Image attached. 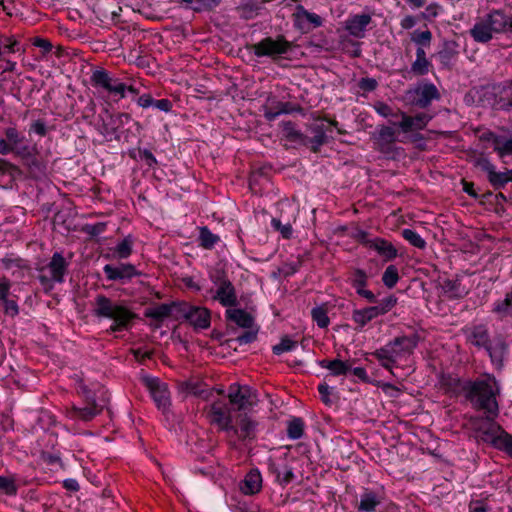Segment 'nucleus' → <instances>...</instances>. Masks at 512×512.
<instances>
[{
    "mask_svg": "<svg viewBox=\"0 0 512 512\" xmlns=\"http://www.w3.org/2000/svg\"><path fill=\"white\" fill-rule=\"evenodd\" d=\"M292 48L289 42L283 35H278L276 38L266 37L252 45L251 49L257 57H270L276 59L281 55L288 53Z\"/></svg>",
    "mask_w": 512,
    "mask_h": 512,
    "instance_id": "obj_7",
    "label": "nucleus"
},
{
    "mask_svg": "<svg viewBox=\"0 0 512 512\" xmlns=\"http://www.w3.org/2000/svg\"><path fill=\"white\" fill-rule=\"evenodd\" d=\"M233 410L222 400L213 402L208 411V419L211 424L216 425L219 430L227 432L232 429Z\"/></svg>",
    "mask_w": 512,
    "mask_h": 512,
    "instance_id": "obj_13",
    "label": "nucleus"
},
{
    "mask_svg": "<svg viewBox=\"0 0 512 512\" xmlns=\"http://www.w3.org/2000/svg\"><path fill=\"white\" fill-rule=\"evenodd\" d=\"M293 16L295 17L296 24L300 29H310V27L305 25V22L309 23L312 28L320 27L323 23V20L319 15L307 11L301 5L297 6L296 12Z\"/></svg>",
    "mask_w": 512,
    "mask_h": 512,
    "instance_id": "obj_24",
    "label": "nucleus"
},
{
    "mask_svg": "<svg viewBox=\"0 0 512 512\" xmlns=\"http://www.w3.org/2000/svg\"><path fill=\"white\" fill-rule=\"evenodd\" d=\"M226 318L242 328L250 329L254 325V318L243 309H227Z\"/></svg>",
    "mask_w": 512,
    "mask_h": 512,
    "instance_id": "obj_30",
    "label": "nucleus"
},
{
    "mask_svg": "<svg viewBox=\"0 0 512 512\" xmlns=\"http://www.w3.org/2000/svg\"><path fill=\"white\" fill-rule=\"evenodd\" d=\"M17 155L24 160L32 177L41 178L45 175L46 167L44 163L31 154L28 146L19 148L17 150Z\"/></svg>",
    "mask_w": 512,
    "mask_h": 512,
    "instance_id": "obj_21",
    "label": "nucleus"
},
{
    "mask_svg": "<svg viewBox=\"0 0 512 512\" xmlns=\"http://www.w3.org/2000/svg\"><path fill=\"white\" fill-rule=\"evenodd\" d=\"M506 348V344L502 340H499L494 346L489 343L485 350L488 352L493 362L501 364Z\"/></svg>",
    "mask_w": 512,
    "mask_h": 512,
    "instance_id": "obj_39",
    "label": "nucleus"
},
{
    "mask_svg": "<svg viewBox=\"0 0 512 512\" xmlns=\"http://www.w3.org/2000/svg\"><path fill=\"white\" fill-rule=\"evenodd\" d=\"M380 504V500L375 492L366 490L360 498V502L357 505L358 511L361 512H374L377 506Z\"/></svg>",
    "mask_w": 512,
    "mask_h": 512,
    "instance_id": "obj_33",
    "label": "nucleus"
},
{
    "mask_svg": "<svg viewBox=\"0 0 512 512\" xmlns=\"http://www.w3.org/2000/svg\"><path fill=\"white\" fill-rule=\"evenodd\" d=\"M375 111L381 115L382 117L388 118V117H398L400 116L401 110L393 111L392 107L384 102H376L374 105Z\"/></svg>",
    "mask_w": 512,
    "mask_h": 512,
    "instance_id": "obj_55",
    "label": "nucleus"
},
{
    "mask_svg": "<svg viewBox=\"0 0 512 512\" xmlns=\"http://www.w3.org/2000/svg\"><path fill=\"white\" fill-rule=\"evenodd\" d=\"M319 365L322 368L328 369L333 376L346 375L351 370V364L349 361H342L339 359H323L319 361Z\"/></svg>",
    "mask_w": 512,
    "mask_h": 512,
    "instance_id": "obj_31",
    "label": "nucleus"
},
{
    "mask_svg": "<svg viewBox=\"0 0 512 512\" xmlns=\"http://www.w3.org/2000/svg\"><path fill=\"white\" fill-rule=\"evenodd\" d=\"M358 85L363 91H373L377 87V81L373 78H362Z\"/></svg>",
    "mask_w": 512,
    "mask_h": 512,
    "instance_id": "obj_63",
    "label": "nucleus"
},
{
    "mask_svg": "<svg viewBox=\"0 0 512 512\" xmlns=\"http://www.w3.org/2000/svg\"><path fill=\"white\" fill-rule=\"evenodd\" d=\"M484 440L490 441L493 445L512 456V436L501 429L496 423H491L490 427L484 431Z\"/></svg>",
    "mask_w": 512,
    "mask_h": 512,
    "instance_id": "obj_17",
    "label": "nucleus"
},
{
    "mask_svg": "<svg viewBox=\"0 0 512 512\" xmlns=\"http://www.w3.org/2000/svg\"><path fill=\"white\" fill-rule=\"evenodd\" d=\"M492 144L494 151H496L500 157L512 154V139H504L501 136L492 135Z\"/></svg>",
    "mask_w": 512,
    "mask_h": 512,
    "instance_id": "obj_35",
    "label": "nucleus"
},
{
    "mask_svg": "<svg viewBox=\"0 0 512 512\" xmlns=\"http://www.w3.org/2000/svg\"><path fill=\"white\" fill-rule=\"evenodd\" d=\"M431 63L428 59H415V61L411 65V72L415 75H426L429 72V68Z\"/></svg>",
    "mask_w": 512,
    "mask_h": 512,
    "instance_id": "obj_54",
    "label": "nucleus"
},
{
    "mask_svg": "<svg viewBox=\"0 0 512 512\" xmlns=\"http://www.w3.org/2000/svg\"><path fill=\"white\" fill-rule=\"evenodd\" d=\"M103 271L108 280L120 281L122 283L140 275L135 266L129 263H121L117 266L107 264L104 266Z\"/></svg>",
    "mask_w": 512,
    "mask_h": 512,
    "instance_id": "obj_18",
    "label": "nucleus"
},
{
    "mask_svg": "<svg viewBox=\"0 0 512 512\" xmlns=\"http://www.w3.org/2000/svg\"><path fill=\"white\" fill-rule=\"evenodd\" d=\"M10 288L11 283L7 278L0 279V302L9 298Z\"/></svg>",
    "mask_w": 512,
    "mask_h": 512,
    "instance_id": "obj_62",
    "label": "nucleus"
},
{
    "mask_svg": "<svg viewBox=\"0 0 512 512\" xmlns=\"http://www.w3.org/2000/svg\"><path fill=\"white\" fill-rule=\"evenodd\" d=\"M488 181L495 189L503 188L508 182H512V170L497 172L495 169L488 177Z\"/></svg>",
    "mask_w": 512,
    "mask_h": 512,
    "instance_id": "obj_34",
    "label": "nucleus"
},
{
    "mask_svg": "<svg viewBox=\"0 0 512 512\" xmlns=\"http://www.w3.org/2000/svg\"><path fill=\"white\" fill-rule=\"evenodd\" d=\"M132 239L130 236L124 238L121 242H119L115 248L114 253L120 259H125L129 257L132 253Z\"/></svg>",
    "mask_w": 512,
    "mask_h": 512,
    "instance_id": "obj_43",
    "label": "nucleus"
},
{
    "mask_svg": "<svg viewBox=\"0 0 512 512\" xmlns=\"http://www.w3.org/2000/svg\"><path fill=\"white\" fill-rule=\"evenodd\" d=\"M139 155L148 167L152 168L157 164L155 156L148 149H139Z\"/></svg>",
    "mask_w": 512,
    "mask_h": 512,
    "instance_id": "obj_61",
    "label": "nucleus"
},
{
    "mask_svg": "<svg viewBox=\"0 0 512 512\" xmlns=\"http://www.w3.org/2000/svg\"><path fill=\"white\" fill-rule=\"evenodd\" d=\"M326 131H331V129L326 128L324 124H319L313 127V138L311 139V143L316 147L322 146L327 142Z\"/></svg>",
    "mask_w": 512,
    "mask_h": 512,
    "instance_id": "obj_45",
    "label": "nucleus"
},
{
    "mask_svg": "<svg viewBox=\"0 0 512 512\" xmlns=\"http://www.w3.org/2000/svg\"><path fill=\"white\" fill-rule=\"evenodd\" d=\"M100 412L101 407L96 404L94 399H89L85 407L80 408L73 406L71 410V416L80 418L84 421H90Z\"/></svg>",
    "mask_w": 512,
    "mask_h": 512,
    "instance_id": "obj_29",
    "label": "nucleus"
},
{
    "mask_svg": "<svg viewBox=\"0 0 512 512\" xmlns=\"http://www.w3.org/2000/svg\"><path fill=\"white\" fill-rule=\"evenodd\" d=\"M296 345V341H293L288 336H284L279 344L273 346L272 351L276 355H281L284 352L293 350Z\"/></svg>",
    "mask_w": 512,
    "mask_h": 512,
    "instance_id": "obj_50",
    "label": "nucleus"
},
{
    "mask_svg": "<svg viewBox=\"0 0 512 512\" xmlns=\"http://www.w3.org/2000/svg\"><path fill=\"white\" fill-rule=\"evenodd\" d=\"M276 109L279 110L280 114H291L294 112H302L303 110L301 106L290 102H278Z\"/></svg>",
    "mask_w": 512,
    "mask_h": 512,
    "instance_id": "obj_57",
    "label": "nucleus"
},
{
    "mask_svg": "<svg viewBox=\"0 0 512 512\" xmlns=\"http://www.w3.org/2000/svg\"><path fill=\"white\" fill-rule=\"evenodd\" d=\"M4 134L8 143L12 146L13 151L17 154V150L24 145L25 137L15 127H7Z\"/></svg>",
    "mask_w": 512,
    "mask_h": 512,
    "instance_id": "obj_36",
    "label": "nucleus"
},
{
    "mask_svg": "<svg viewBox=\"0 0 512 512\" xmlns=\"http://www.w3.org/2000/svg\"><path fill=\"white\" fill-rule=\"evenodd\" d=\"M143 382L149 390L157 407L159 409L166 410L170 405V392L168 385L160 381L158 378L153 377H144Z\"/></svg>",
    "mask_w": 512,
    "mask_h": 512,
    "instance_id": "obj_16",
    "label": "nucleus"
},
{
    "mask_svg": "<svg viewBox=\"0 0 512 512\" xmlns=\"http://www.w3.org/2000/svg\"><path fill=\"white\" fill-rule=\"evenodd\" d=\"M229 404L233 412H248L257 404V395L248 387L232 384L228 389Z\"/></svg>",
    "mask_w": 512,
    "mask_h": 512,
    "instance_id": "obj_8",
    "label": "nucleus"
},
{
    "mask_svg": "<svg viewBox=\"0 0 512 512\" xmlns=\"http://www.w3.org/2000/svg\"><path fill=\"white\" fill-rule=\"evenodd\" d=\"M401 121L398 123L399 128L403 133H408L413 130H423L432 116L427 113H419L415 116H409L405 112H400Z\"/></svg>",
    "mask_w": 512,
    "mask_h": 512,
    "instance_id": "obj_19",
    "label": "nucleus"
},
{
    "mask_svg": "<svg viewBox=\"0 0 512 512\" xmlns=\"http://www.w3.org/2000/svg\"><path fill=\"white\" fill-rule=\"evenodd\" d=\"M493 311L501 317L512 315V298L508 293L504 300L495 303Z\"/></svg>",
    "mask_w": 512,
    "mask_h": 512,
    "instance_id": "obj_44",
    "label": "nucleus"
},
{
    "mask_svg": "<svg viewBox=\"0 0 512 512\" xmlns=\"http://www.w3.org/2000/svg\"><path fill=\"white\" fill-rule=\"evenodd\" d=\"M68 263L61 253L55 252L47 265V269L52 276V280L61 283L64 280V275L67 271Z\"/></svg>",
    "mask_w": 512,
    "mask_h": 512,
    "instance_id": "obj_25",
    "label": "nucleus"
},
{
    "mask_svg": "<svg viewBox=\"0 0 512 512\" xmlns=\"http://www.w3.org/2000/svg\"><path fill=\"white\" fill-rule=\"evenodd\" d=\"M417 344L418 337L416 335L400 336L377 349L373 355L382 367L391 370L393 364L398 360L410 356L417 347Z\"/></svg>",
    "mask_w": 512,
    "mask_h": 512,
    "instance_id": "obj_3",
    "label": "nucleus"
},
{
    "mask_svg": "<svg viewBox=\"0 0 512 512\" xmlns=\"http://www.w3.org/2000/svg\"><path fill=\"white\" fill-rule=\"evenodd\" d=\"M475 166L487 173V177L494 171L495 166L485 157H479L475 160Z\"/></svg>",
    "mask_w": 512,
    "mask_h": 512,
    "instance_id": "obj_58",
    "label": "nucleus"
},
{
    "mask_svg": "<svg viewBox=\"0 0 512 512\" xmlns=\"http://www.w3.org/2000/svg\"><path fill=\"white\" fill-rule=\"evenodd\" d=\"M495 105L504 111L512 110V80L498 88L495 94Z\"/></svg>",
    "mask_w": 512,
    "mask_h": 512,
    "instance_id": "obj_27",
    "label": "nucleus"
},
{
    "mask_svg": "<svg viewBox=\"0 0 512 512\" xmlns=\"http://www.w3.org/2000/svg\"><path fill=\"white\" fill-rule=\"evenodd\" d=\"M369 248L377 251V253L383 256L386 260H393L397 257V249L391 242L383 238H373L372 241H369Z\"/></svg>",
    "mask_w": 512,
    "mask_h": 512,
    "instance_id": "obj_28",
    "label": "nucleus"
},
{
    "mask_svg": "<svg viewBox=\"0 0 512 512\" xmlns=\"http://www.w3.org/2000/svg\"><path fill=\"white\" fill-rule=\"evenodd\" d=\"M462 389L472 406L477 410L484 411L488 425L495 423L494 420L499 415V405L496 397L500 393L495 377L487 375L482 379L468 381Z\"/></svg>",
    "mask_w": 512,
    "mask_h": 512,
    "instance_id": "obj_1",
    "label": "nucleus"
},
{
    "mask_svg": "<svg viewBox=\"0 0 512 512\" xmlns=\"http://www.w3.org/2000/svg\"><path fill=\"white\" fill-rule=\"evenodd\" d=\"M268 471L275 476L276 482L281 486L290 484L294 479V468L289 464L286 456L268 459Z\"/></svg>",
    "mask_w": 512,
    "mask_h": 512,
    "instance_id": "obj_15",
    "label": "nucleus"
},
{
    "mask_svg": "<svg viewBox=\"0 0 512 512\" xmlns=\"http://www.w3.org/2000/svg\"><path fill=\"white\" fill-rule=\"evenodd\" d=\"M130 121L131 116L128 113L112 114L109 109L103 108L97 116L95 126L108 140H119L121 128Z\"/></svg>",
    "mask_w": 512,
    "mask_h": 512,
    "instance_id": "obj_5",
    "label": "nucleus"
},
{
    "mask_svg": "<svg viewBox=\"0 0 512 512\" xmlns=\"http://www.w3.org/2000/svg\"><path fill=\"white\" fill-rule=\"evenodd\" d=\"M401 234L402 237L414 247L419 249H424L426 247V241L416 231L412 229H403Z\"/></svg>",
    "mask_w": 512,
    "mask_h": 512,
    "instance_id": "obj_41",
    "label": "nucleus"
},
{
    "mask_svg": "<svg viewBox=\"0 0 512 512\" xmlns=\"http://www.w3.org/2000/svg\"><path fill=\"white\" fill-rule=\"evenodd\" d=\"M379 314L373 306L363 309H356L352 312V319L357 324V328L361 330L367 323L377 318Z\"/></svg>",
    "mask_w": 512,
    "mask_h": 512,
    "instance_id": "obj_32",
    "label": "nucleus"
},
{
    "mask_svg": "<svg viewBox=\"0 0 512 512\" xmlns=\"http://www.w3.org/2000/svg\"><path fill=\"white\" fill-rule=\"evenodd\" d=\"M282 130L284 136L290 141H300L303 139V134L295 129V125L291 121L283 122Z\"/></svg>",
    "mask_w": 512,
    "mask_h": 512,
    "instance_id": "obj_48",
    "label": "nucleus"
},
{
    "mask_svg": "<svg viewBox=\"0 0 512 512\" xmlns=\"http://www.w3.org/2000/svg\"><path fill=\"white\" fill-rule=\"evenodd\" d=\"M185 390L195 396L208 399L211 392L204 389L203 385L199 382H187L185 383Z\"/></svg>",
    "mask_w": 512,
    "mask_h": 512,
    "instance_id": "obj_49",
    "label": "nucleus"
},
{
    "mask_svg": "<svg viewBox=\"0 0 512 512\" xmlns=\"http://www.w3.org/2000/svg\"><path fill=\"white\" fill-rule=\"evenodd\" d=\"M411 40L419 46L429 47L432 40V33L428 29L425 31L415 30L412 33Z\"/></svg>",
    "mask_w": 512,
    "mask_h": 512,
    "instance_id": "obj_47",
    "label": "nucleus"
},
{
    "mask_svg": "<svg viewBox=\"0 0 512 512\" xmlns=\"http://www.w3.org/2000/svg\"><path fill=\"white\" fill-rule=\"evenodd\" d=\"M372 22L370 14H357L350 16L345 22V29L355 38L365 36L368 25Z\"/></svg>",
    "mask_w": 512,
    "mask_h": 512,
    "instance_id": "obj_20",
    "label": "nucleus"
},
{
    "mask_svg": "<svg viewBox=\"0 0 512 512\" xmlns=\"http://www.w3.org/2000/svg\"><path fill=\"white\" fill-rule=\"evenodd\" d=\"M456 43L454 41L444 42V47L438 52L439 59L442 63H448L456 54Z\"/></svg>",
    "mask_w": 512,
    "mask_h": 512,
    "instance_id": "obj_46",
    "label": "nucleus"
},
{
    "mask_svg": "<svg viewBox=\"0 0 512 512\" xmlns=\"http://www.w3.org/2000/svg\"><path fill=\"white\" fill-rule=\"evenodd\" d=\"M92 311L96 317L108 318L114 321L110 327L112 332L128 329L131 321L136 317L127 307L102 294L96 296Z\"/></svg>",
    "mask_w": 512,
    "mask_h": 512,
    "instance_id": "obj_2",
    "label": "nucleus"
},
{
    "mask_svg": "<svg viewBox=\"0 0 512 512\" xmlns=\"http://www.w3.org/2000/svg\"><path fill=\"white\" fill-rule=\"evenodd\" d=\"M0 305L3 306L4 314L10 317H15L19 313V307L17 302L14 299H5L0 302Z\"/></svg>",
    "mask_w": 512,
    "mask_h": 512,
    "instance_id": "obj_56",
    "label": "nucleus"
},
{
    "mask_svg": "<svg viewBox=\"0 0 512 512\" xmlns=\"http://www.w3.org/2000/svg\"><path fill=\"white\" fill-rule=\"evenodd\" d=\"M467 340L478 348H486L490 343L487 328L484 325H476L466 330Z\"/></svg>",
    "mask_w": 512,
    "mask_h": 512,
    "instance_id": "obj_26",
    "label": "nucleus"
},
{
    "mask_svg": "<svg viewBox=\"0 0 512 512\" xmlns=\"http://www.w3.org/2000/svg\"><path fill=\"white\" fill-rule=\"evenodd\" d=\"M406 97L410 105L424 109L427 108L433 100L440 98V93L432 83L418 85L406 92Z\"/></svg>",
    "mask_w": 512,
    "mask_h": 512,
    "instance_id": "obj_11",
    "label": "nucleus"
},
{
    "mask_svg": "<svg viewBox=\"0 0 512 512\" xmlns=\"http://www.w3.org/2000/svg\"><path fill=\"white\" fill-rule=\"evenodd\" d=\"M181 303L173 302L171 304H160L156 307L147 309L145 316L155 319L157 321H163L167 317H174L179 319Z\"/></svg>",
    "mask_w": 512,
    "mask_h": 512,
    "instance_id": "obj_22",
    "label": "nucleus"
},
{
    "mask_svg": "<svg viewBox=\"0 0 512 512\" xmlns=\"http://www.w3.org/2000/svg\"><path fill=\"white\" fill-rule=\"evenodd\" d=\"M40 458L43 462H45L48 465H63L60 456L56 454H51L49 452L42 451L40 454Z\"/></svg>",
    "mask_w": 512,
    "mask_h": 512,
    "instance_id": "obj_60",
    "label": "nucleus"
},
{
    "mask_svg": "<svg viewBox=\"0 0 512 512\" xmlns=\"http://www.w3.org/2000/svg\"><path fill=\"white\" fill-rule=\"evenodd\" d=\"M311 317L317 326L320 328H327L330 324L328 317V310L325 305L314 307L311 310Z\"/></svg>",
    "mask_w": 512,
    "mask_h": 512,
    "instance_id": "obj_38",
    "label": "nucleus"
},
{
    "mask_svg": "<svg viewBox=\"0 0 512 512\" xmlns=\"http://www.w3.org/2000/svg\"><path fill=\"white\" fill-rule=\"evenodd\" d=\"M91 83L96 88H101L110 94L125 97L126 85L119 79L114 78L111 73L105 69H97L91 75Z\"/></svg>",
    "mask_w": 512,
    "mask_h": 512,
    "instance_id": "obj_12",
    "label": "nucleus"
},
{
    "mask_svg": "<svg viewBox=\"0 0 512 512\" xmlns=\"http://www.w3.org/2000/svg\"><path fill=\"white\" fill-rule=\"evenodd\" d=\"M186 319L195 329H207L210 326V311L204 307L181 303L179 318Z\"/></svg>",
    "mask_w": 512,
    "mask_h": 512,
    "instance_id": "obj_14",
    "label": "nucleus"
},
{
    "mask_svg": "<svg viewBox=\"0 0 512 512\" xmlns=\"http://www.w3.org/2000/svg\"><path fill=\"white\" fill-rule=\"evenodd\" d=\"M258 422L248 412L237 413L232 421L228 437H236L241 442H251L256 438Z\"/></svg>",
    "mask_w": 512,
    "mask_h": 512,
    "instance_id": "obj_6",
    "label": "nucleus"
},
{
    "mask_svg": "<svg viewBox=\"0 0 512 512\" xmlns=\"http://www.w3.org/2000/svg\"><path fill=\"white\" fill-rule=\"evenodd\" d=\"M304 422L301 418H294L287 427V435L290 439H299L303 436Z\"/></svg>",
    "mask_w": 512,
    "mask_h": 512,
    "instance_id": "obj_40",
    "label": "nucleus"
},
{
    "mask_svg": "<svg viewBox=\"0 0 512 512\" xmlns=\"http://www.w3.org/2000/svg\"><path fill=\"white\" fill-rule=\"evenodd\" d=\"M31 131L44 137L47 134L46 124L43 120H36L31 124Z\"/></svg>",
    "mask_w": 512,
    "mask_h": 512,
    "instance_id": "obj_64",
    "label": "nucleus"
},
{
    "mask_svg": "<svg viewBox=\"0 0 512 512\" xmlns=\"http://www.w3.org/2000/svg\"><path fill=\"white\" fill-rule=\"evenodd\" d=\"M506 31L505 14L500 10H494L480 18L470 29V35L474 41L487 43L493 38L494 33Z\"/></svg>",
    "mask_w": 512,
    "mask_h": 512,
    "instance_id": "obj_4",
    "label": "nucleus"
},
{
    "mask_svg": "<svg viewBox=\"0 0 512 512\" xmlns=\"http://www.w3.org/2000/svg\"><path fill=\"white\" fill-rule=\"evenodd\" d=\"M199 243L205 249H212L220 240L219 236L213 234L207 226L199 228Z\"/></svg>",
    "mask_w": 512,
    "mask_h": 512,
    "instance_id": "obj_37",
    "label": "nucleus"
},
{
    "mask_svg": "<svg viewBox=\"0 0 512 512\" xmlns=\"http://www.w3.org/2000/svg\"><path fill=\"white\" fill-rule=\"evenodd\" d=\"M397 304V298L393 295L383 299L378 305L373 306L379 316L389 312Z\"/></svg>",
    "mask_w": 512,
    "mask_h": 512,
    "instance_id": "obj_53",
    "label": "nucleus"
},
{
    "mask_svg": "<svg viewBox=\"0 0 512 512\" xmlns=\"http://www.w3.org/2000/svg\"><path fill=\"white\" fill-rule=\"evenodd\" d=\"M240 491L245 495H255L262 489V476L258 469H251L239 484Z\"/></svg>",
    "mask_w": 512,
    "mask_h": 512,
    "instance_id": "obj_23",
    "label": "nucleus"
},
{
    "mask_svg": "<svg viewBox=\"0 0 512 512\" xmlns=\"http://www.w3.org/2000/svg\"><path fill=\"white\" fill-rule=\"evenodd\" d=\"M367 274L362 269H355L352 273L351 277V284L356 289V292L358 289L365 288L367 285Z\"/></svg>",
    "mask_w": 512,
    "mask_h": 512,
    "instance_id": "obj_51",
    "label": "nucleus"
},
{
    "mask_svg": "<svg viewBox=\"0 0 512 512\" xmlns=\"http://www.w3.org/2000/svg\"><path fill=\"white\" fill-rule=\"evenodd\" d=\"M0 491L6 495H16L17 486L15 480L10 477L0 476Z\"/></svg>",
    "mask_w": 512,
    "mask_h": 512,
    "instance_id": "obj_52",
    "label": "nucleus"
},
{
    "mask_svg": "<svg viewBox=\"0 0 512 512\" xmlns=\"http://www.w3.org/2000/svg\"><path fill=\"white\" fill-rule=\"evenodd\" d=\"M212 282L217 286L214 300H218L224 307H232L238 304L235 288L225 273L217 270L211 275Z\"/></svg>",
    "mask_w": 512,
    "mask_h": 512,
    "instance_id": "obj_9",
    "label": "nucleus"
},
{
    "mask_svg": "<svg viewBox=\"0 0 512 512\" xmlns=\"http://www.w3.org/2000/svg\"><path fill=\"white\" fill-rule=\"evenodd\" d=\"M375 149L389 158H394L399 148L395 146L397 141L396 130L391 126L381 125L372 136Z\"/></svg>",
    "mask_w": 512,
    "mask_h": 512,
    "instance_id": "obj_10",
    "label": "nucleus"
},
{
    "mask_svg": "<svg viewBox=\"0 0 512 512\" xmlns=\"http://www.w3.org/2000/svg\"><path fill=\"white\" fill-rule=\"evenodd\" d=\"M399 280L398 269L394 265H389L382 275V281L384 285L391 289L393 288Z\"/></svg>",
    "mask_w": 512,
    "mask_h": 512,
    "instance_id": "obj_42",
    "label": "nucleus"
},
{
    "mask_svg": "<svg viewBox=\"0 0 512 512\" xmlns=\"http://www.w3.org/2000/svg\"><path fill=\"white\" fill-rule=\"evenodd\" d=\"M257 332H258L257 330L246 331L243 334L239 335L236 338V341L240 345L251 343V342H253V341H255L257 339Z\"/></svg>",
    "mask_w": 512,
    "mask_h": 512,
    "instance_id": "obj_59",
    "label": "nucleus"
}]
</instances>
